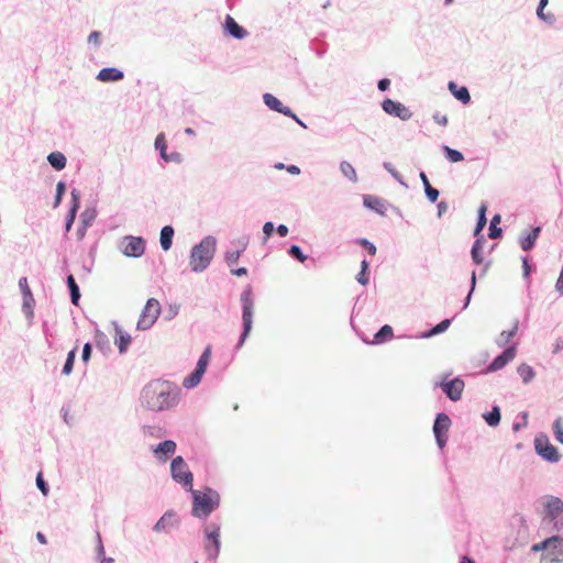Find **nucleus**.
I'll list each match as a JSON object with an SVG mask.
<instances>
[{
    "mask_svg": "<svg viewBox=\"0 0 563 563\" xmlns=\"http://www.w3.org/2000/svg\"><path fill=\"white\" fill-rule=\"evenodd\" d=\"M451 319H444L437 325H434L429 332L420 335V338H430L440 333H443L451 324Z\"/></svg>",
    "mask_w": 563,
    "mask_h": 563,
    "instance_id": "41",
    "label": "nucleus"
},
{
    "mask_svg": "<svg viewBox=\"0 0 563 563\" xmlns=\"http://www.w3.org/2000/svg\"><path fill=\"white\" fill-rule=\"evenodd\" d=\"M241 306H242V324L243 330L239 338L235 349L239 350L243 346L246 338L249 336L252 325H253V314H254V296L252 286L247 285L240 296Z\"/></svg>",
    "mask_w": 563,
    "mask_h": 563,
    "instance_id": "4",
    "label": "nucleus"
},
{
    "mask_svg": "<svg viewBox=\"0 0 563 563\" xmlns=\"http://www.w3.org/2000/svg\"><path fill=\"white\" fill-rule=\"evenodd\" d=\"M96 217H97L96 209L87 208L79 216L80 223L90 227L93 223Z\"/></svg>",
    "mask_w": 563,
    "mask_h": 563,
    "instance_id": "50",
    "label": "nucleus"
},
{
    "mask_svg": "<svg viewBox=\"0 0 563 563\" xmlns=\"http://www.w3.org/2000/svg\"><path fill=\"white\" fill-rule=\"evenodd\" d=\"M161 313V305H159V301L155 298H150L147 301H146V305L145 307L143 308L142 310V313L141 314H145V316H155V317H158Z\"/></svg>",
    "mask_w": 563,
    "mask_h": 563,
    "instance_id": "36",
    "label": "nucleus"
},
{
    "mask_svg": "<svg viewBox=\"0 0 563 563\" xmlns=\"http://www.w3.org/2000/svg\"><path fill=\"white\" fill-rule=\"evenodd\" d=\"M521 261H522L523 277H525V279L529 280L530 272H531V266L529 264V260L527 256H522Z\"/></svg>",
    "mask_w": 563,
    "mask_h": 563,
    "instance_id": "60",
    "label": "nucleus"
},
{
    "mask_svg": "<svg viewBox=\"0 0 563 563\" xmlns=\"http://www.w3.org/2000/svg\"><path fill=\"white\" fill-rule=\"evenodd\" d=\"M170 474L176 483L181 484L187 490L191 489L194 476L181 456L172 460Z\"/></svg>",
    "mask_w": 563,
    "mask_h": 563,
    "instance_id": "6",
    "label": "nucleus"
},
{
    "mask_svg": "<svg viewBox=\"0 0 563 563\" xmlns=\"http://www.w3.org/2000/svg\"><path fill=\"white\" fill-rule=\"evenodd\" d=\"M188 490L192 495L191 515L196 518L206 519L220 506V495L211 487H206L203 493L194 487Z\"/></svg>",
    "mask_w": 563,
    "mask_h": 563,
    "instance_id": "2",
    "label": "nucleus"
},
{
    "mask_svg": "<svg viewBox=\"0 0 563 563\" xmlns=\"http://www.w3.org/2000/svg\"><path fill=\"white\" fill-rule=\"evenodd\" d=\"M340 170L351 181H353V183L357 181V175H356L355 168L352 166L351 163H349L346 161H342L340 163Z\"/></svg>",
    "mask_w": 563,
    "mask_h": 563,
    "instance_id": "42",
    "label": "nucleus"
},
{
    "mask_svg": "<svg viewBox=\"0 0 563 563\" xmlns=\"http://www.w3.org/2000/svg\"><path fill=\"white\" fill-rule=\"evenodd\" d=\"M70 197H71L70 208H69V210L67 212V216H66V219H65V231H66V233L70 231L71 225H73V223L75 221L77 211H78V209L80 207L81 194H80V191L77 188H73L71 191H70Z\"/></svg>",
    "mask_w": 563,
    "mask_h": 563,
    "instance_id": "14",
    "label": "nucleus"
},
{
    "mask_svg": "<svg viewBox=\"0 0 563 563\" xmlns=\"http://www.w3.org/2000/svg\"><path fill=\"white\" fill-rule=\"evenodd\" d=\"M96 543H97L96 544L97 556H102L103 554H106L103 542H102L101 534L99 531H96Z\"/></svg>",
    "mask_w": 563,
    "mask_h": 563,
    "instance_id": "58",
    "label": "nucleus"
},
{
    "mask_svg": "<svg viewBox=\"0 0 563 563\" xmlns=\"http://www.w3.org/2000/svg\"><path fill=\"white\" fill-rule=\"evenodd\" d=\"M555 289L560 294V296H563V266L560 272L559 278L555 283Z\"/></svg>",
    "mask_w": 563,
    "mask_h": 563,
    "instance_id": "63",
    "label": "nucleus"
},
{
    "mask_svg": "<svg viewBox=\"0 0 563 563\" xmlns=\"http://www.w3.org/2000/svg\"><path fill=\"white\" fill-rule=\"evenodd\" d=\"M65 190H66V184L65 181L60 180L57 183L56 185V194H55V199H54V207L56 208L57 206H59L60 201H62V198L65 194Z\"/></svg>",
    "mask_w": 563,
    "mask_h": 563,
    "instance_id": "54",
    "label": "nucleus"
},
{
    "mask_svg": "<svg viewBox=\"0 0 563 563\" xmlns=\"http://www.w3.org/2000/svg\"><path fill=\"white\" fill-rule=\"evenodd\" d=\"M383 167L396 179L401 186L407 187V184L404 181L402 176L396 170L389 162H384Z\"/></svg>",
    "mask_w": 563,
    "mask_h": 563,
    "instance_id": "52",
    "label": "nucleus"
},
{
    "mask_svg": "<svg viewBox=\"0 0 563 563\" xmlns=\"http://www.w3.org/2000/svg\"><path fill=\"white\" fill-rule=\"evenodd\" d=\"M263 101H264V104L269 108L271 110L275 111V112H278V113H290V108L289 107H286L284 106L280 100L278 98H276L274 95L272 93H264L263 95Z\"/></svg>",
    "mask_w": 563,
    "mask_h": 563,
    "instance_id": "22",
    "label": "nucleus"
},
{
    "mask_svg": "<svg viewBox=\"0 0 563 563\" xmlns=\"http://www.w3.org/2000/svg\"><path fill=\"white\" fill-rule=\"evenodd\" d=\"M100 36H101V33L99 31H92L88 36V43L99 46L100 45Z\"/></svg>",
    "mask_w": 563,
    "mask_h": 563,
    "instance_id": "61",
    "label": "nucleus"
},
{
    "mask_svg": "<svg viewBox=\"0 0 563 563\" xmlns=\"http://www.w3.org/2000/svg\"><path fill=\"white\" fill-rule=\"evenodd\" d=\"M500 221V216L496 214L492 220L488 229V236L490 239H499L503 235L501 228L497 227V223Z\"/></svg>",
    "mask_w": 563,
    "mask_h": 563,
    "instance_id": "43",
    "label": "nucleus"
},
{
    "mask_svg": "<svg viewBox=\"0 0 563 563\" xmlns=\"http://www.w3.org/2000/svg\"><path fill=\"white\" fill-rule=\"evenodd\" d=\"M246 246H247V243L244 242V243H242L241 249L235 250V251L225 252L224 258H225L227 264L229 266H231L232 264L236 263L239 261L241 254L245 251Z\"/></svg>",
    "mask_w": 563,
    "mask_h": 563,
    "instance_id": "44",
    "label": "nucleus"
},
{
    "mask_svg": "<svg viewBox=\"0 0 563 563\" xmlns=\"http://www.w3.org/2000/svg\"><path fill=\"white\" fill-rule=\"evenodd\" d=\"M92 346L89 342L84 344L81 360L84 363H88L91 356Z\"/></svg>",
    "mask_w": 563,
    "mask_h": 563,
    "instance_id": "59",
    "label": "nucleus"
},
{
    "mask_svg": "<svg viewBox=\"0 0 563 563\" xmlns=\"http://www.w3.org/2000/svg\"><path fill=\"white\" fill-rule=\"evenodd\" d=\"M47 161L51 166L56 170H62L65 168L67 159L66 156L60 152H52L47 156Z\"/></svg>",
    "mask_w": 563,
    "mask_h": 563,
    "instance_id": "31",
    "label": "nucleus"
},
{
    "mask_svg": "<svg viewBox=\"0 0 563 563\" xmlns=\"http://www.w3.org/2000/svg\"><path fill=\"white\" fill-rule=\"evenodd\" d=\"M516 356V344L506 347L493 362L487 366L486 372H497L504 368Z\"/></svg>",
    "mask_w": 563,
    "mask_h": 563,
    "instance_id": "12",
    "label": "nucleus"
},
{
    "mask_svg": "<svg viewBox=\"0 0 563 563\" xmlns=\"http://www.w3.org/2000/svg\"><path fill=\"white\" fill-rule=\"evenodd\" d=\"M541 230H542L541 225H537V227L532 228L530 231L523 232L519 236L520 247L526 252L532 250L536 245L537 239L539 238V235L541 233Z\"/></svg>",
    "mask_w": 563,
    "mask_h": 563,
    "instance_id": "18",
    "label": "nucleus"
},
{
    "mask_svg": "<svg viewBox=\"0 0 563 563\" xmlns=\"http://www.w3.org/2000/svg\"><path fill=\"white\" fill-rule=\"evenodd\" d=\"M541 563H563V538L560 537L558 543H554L549 554L542 556Z\"/></svg>",
    "mask_w": 563,
    "mask_h": 563,
    "instance_id": "21",
    "label": "nucleus"
},
{
    "mask_svg": "<svg viewBox=\"0 0 563 563\" xmlns=\"http://www.w3.org/2000/svg\"><path fill=\"white\" fill-rule=\"evenodd\" d=\"M146 241L142 236L126 235L120 242L121 252L128 257L139 258L143 256Z\"/></svg>",
    "mask_w": 563,
    "mask_h": 563,
    "instance_id": "7",
    "label": "nucleus"
},
{
    "mask_svg": "<svg viewBox=\"0 0 563 563\" xmlns=\"http://www.w3.org/2000/svg\"><path fill=\"white\" fill-rule=\"evenodd\" d=\"M517 372L525 384H529L536 376L534 369L526 363L520 364Z\"/></svg>",
    "mask_w": 563,
    "mask_h": 563,
    "instance_id": "38",
    "label": "nucleus"
},
{
    "mask_svg": "<svg viewBox=\"0 0 563 563\" xmlns=\"http://www.w3.org/2000/svg\"><path fill=\"white\" fill-rule=\"evenodd\" d=\"M534 449L538 455L550 463H556L560 461V454L558 449L551 444L547 437L534 439Z\"/></svg>",
    "mask_w": 563,
    "mask_h": 563,
    "instance_id": "9",
    "label": "nucleus"
},
{
    "mask_svg": "<svg viewBox=\"0 0 563 563\" xmlns=\"http://www.w3.org/2000/svg\"><path fill=\"white\" fill-rule=\"evenodd\" d=\"M394 336L393 328L388 324L383 325L374 335L373 344H380L391 340Z\"/></svg>",
    "mask_w": 563,
    "mask_h": 563,
    "instance_id": "30",
    "label": "nucleus"
},
{
    "mask_svg": "<svg viewBox=\"0 0 563 563\" xmlns=\"http://www.w3.org/2000/svg\"><path fill=\"white\" fill-rule=\"evenodd\" d=\"M452 424L451 418L445 412H439L433 423V433L439 449H443L448 442V432Z\"/></svg>",
    "mask_w": 563,
    "mask_h": 563,
    "instance_id": "8",
    "label": "nucleus"
},
{
    "mask_svg": "<svg viewBox=\"0 0 563 563\" xmlns=\"http://www.w3.org/2000/svg\"><path fill=\"white\" fill-rule=\"evenodd\" d=\"M545 518L550 521L556 519L563 512V500L555 496H549L544 504Z\"/></svg>",
    "mask_w": 563,
    "mask_h": 563,
    "instance_id": "16",
    "label": "nucleus"
},
{
    "mask_svg": "<svg viewBox=\"0 0 563 563\" xmlns=\"http://www.w3.org/2000/svg\"><path fill=\"white\" fill-rule=\"evenodd\" d=\"M22 299H23L22 310H23L24 314L26 316V318L32 320L34 317L33 308L35 305V300H34L32 291H27L26 295H23Z\"/></svg>",
    "mask_w": 563,
    "mask_h": 563,
    "instance_id": "34",
    "label": "nucleus"
},
{
    "mask_svg": "<svg viewBox=\"0 0 563 563\" xmlns=\"http://www.w3.org/2000/svg\"><path fill=\"white\" fill-rule=\"evenodd\" d=\"M181 395L180 387L166 379H152L142 389V407L153 412H163L176 408Z\"/></svg>",
    "mask_w": 563,
    "mask_h": 563,
    "instance_id": "1",
    "label": "nucleus"
},
{
    "mask_svg": "<svg viewBox=\"0 0 563 563\" xmlns=\"http://www.w3.org/2000/svg\"><path fill=\"white\" fill-rule=\"evenodd\" d=\"M202 376H203L202 373L194 369V372L184 379L183 386L186 389L195 388L201 382Z\"/></svg>",
    "mask_w": 563,
    "mask_h": 563,
    "instance_id": "40",
    "label": "nucleus"
},
{
    "mask_svg": "<svg viewBox=\"0 0 563 563\" xmlns=\"http://www.w3.org/2000/svg\"><path fill=\"white\" fill-rule=\"evenodd\" d=\"M217 240L212 235L205 236L190 252V267L195 273H201L210 265L216 253Z\"/></svg>",
    "mask_w": 563,
    "mask_h": 563,
    "instance_id": "3",
    "label": "nucleus"
},
{
    "mask_svg": "<svg viewBox=\"0 0 563 563\" xmlns=\"http://www.w3.org/2000/svg\"><path fill=\"white\" fill-rule=\"evenodd\" d=\"M551 522H553V526L558 531L563 532V512L556 519L551 520Z\"/></svg>",
    "mask_w": 563,
    "mask_h": 563,
    "instance_id": "64",
    "label": "nucleus"
},
{
    "mask_svg": "<svg viewBox=\"0 0 563 563\" xmlns=\"http://www.w3.org/2000/svg\"><path fill=\"white\" fill-rule=\"evenodd\" d=\"M442 151L445 155V158L451 163H457L464 159L463 153L459 150L451 148L448 145H442Z\"/></svg>",
    "mask_w": 563,
    "mask_h": 563,
    "instance_id": "39",
    "label": "nucleus"
},
{
    "mask_svg": "<svg viewBox=\"0 0 563 563\" xmlns=\"http://www.w3.org/2000/svg\"><path fill=\"white\" fill-rule=\"evenodd\" d=\"M382 108L387 114L399 118L402 121H408L412 118L411 110L399 101L387 98L382 102Z\"/></svg>",
    "mask_w": 563,
    "mask_h": 563,
    "instance_id": "10",
    "label": "nucleus"
},
{
    "mask_svg": "<svg viewBox=\"0 0 563 563\" xmlns=\"http://www.w3.org/2000/svg\"><path fill=\"white\" fill-rule=\"evenodd\" d=\"M220 523L210 522L203 528V549L209 561H216L220 554Z\"/></svg>",
    "mask_w": 563,
    "mask_h": 563,
    "instance_id": "5",
    "label": "nucleus"
},
{
    "mask_svg": "<svg viewBox=\"0 0 563 563\" xmlns=\"http://www.w3.org/2000/svg\"><path fill=\"white\" fill-rule=\"evenodd\" d=\"M123 78L124 73L117 67H104L96 76V79L102 82L119 81Z\"/></svg>",
    "mask_w": 563,
    "mask_h": 563,
    "instance_id": "20",
    "label": "nucleus"
},
{
    "mask_svg": "<svg viewBox=\"0 0 563 563\" xmlns=\"http://www.w3.org/2000/svg\"><path fill=\"white\" fill-rule=\"evenodd\" d=\"M154 146L157 151H159V156L162 159L167 161V144L165 140V135L163 133L158 134L155 139Z\"/></svg>",
    "mask_w": 563,
    "mask_h": 563,
    "instance_id": "47",
    "label": "nucleus"
},
{
    "mask_svg": "<svg viewBox=\"0 0 563 563\" xmlns=\"http://www.w3.org/2000/svg\"><path fill=\"white\" fill-rule=\"evenodd\" d=\"M36 486L44 496L48 495L49 487H48V484L44 481L41 472L37 473V475H36Z\"/></svg>",
    "mask_w": 563,
    "mask_h": 563,
    "instance_id": "57",
    "label": "nucleus"
},
{
    "mask_svg": "<svg viewBox=\"0 0 563 563\" xmlns=\"http://www.w3.org/2000/svg\"><path fill=\"white\" fill-rule=\"evenodd\" d=\"M475 241L473 243L472 250H471V256L475 265H481L484 261L483 257V243H484V235L475 236Z\"/></svg>",
    "mask_w": 563,
    "mask_h": 563,
    "instance_id": "25",
    "label": "nucleus"
},
{
    "mask_svg": "<svg viewBox=\"0 0 563 563\" xmlns=\"http://www.w3.org/2000/svg\"><path fill=\"white\" fill-rule=\"evenodd\" d=\"M553 433L555 440L563 444V421L561 417L556 418L553 422Z\"/></svg>",
    "mask_w": 563,
    "mask_h": 563,
    "instance_id": "51",
    "label": "nucleus"
},
{
    "mask_svg": "<svg viewBox=\"0 0 563 563\" xmlns=\"http://www.w3.org/2000/svg\"><path fill=\"white\" fill-rule=\"evenodd\" d=\"M354 242H355V244L363 246L369 255L376 254L377 249H376L375 244L373 242H371L369 240H367L365 238H358Z\"/></svg>",
    "mask_w": 563,
    "mask_h": 563,
    "instance_id": "53",
    "label": "nucleus"
},
{
    "mask_svg": "<svg viewBox=\"0 0 563 563\" xmlns=\"http://www.w3.org/2000/svg\"><path fill=\"white\" fill-rule=\"evenodd\" d=\"M363 205L367 209H371V210L377 212L378 214L383 216L386 212V208H385L382 199L378 198V197L371 196V195H365L363 197Z\"/></svg>",
    "mask_w": 563,
    "mask_h": 563,
    "instance_id": "24",
    "label": "nucleus"
},
{
    "mask_svg": "<svg viewBox=\"0 0 563 563\" xmlns=\"http://www.w3.org/2000/svg\"><path fill=\"white\" fill-rule=\"evenodd\" d=\"M211 353H212V349H211V345H207L203 350V352L201 353L198 362H197V365H196V371L205 374L206 371H207V367H208V364L210 362V358H211Z\"/></svg>",
    "mask_w": 563,
    "mask_h": 563,
    "instance_id": "35",
    "label": "nucleus"
},
{
    "mask_svg": "<svg viewBox=\"0 0 563 563\" xmlns=\"http://www.w3.org/2000/svg\"><path fill=\"white\" fill-rule=\"evenodd\" d=\"M95 344L103 354L111 351L110 340L104 332L99 329L95 331Z\"/></svg>",
    "mask_w": 563,
    "mask_h": 563,
    "instance_id": "28",
    "label": "nucleus"
},
{
    "mask_svg": "<svg viewBox=\"0 0 563 563\" xmlns=\"http://www.w3.org/2000/svg\"><path fill=\"white\" fill-rule=\"evenodd\" d=\"M486 209H487L486 203H482L479 209H478V216H477L476 227H475V230H474V236L482 235L481 232L483 231V229L486 225V222H487Z\"/></svg>",
    "mask_w": 563,
    "mask_h": 563,
    "instance_id": "37",
    "label": "nucleus"
},
{
    "mask_svg": "<svg viewBox=\"0 0 563 563\" xmlns=\"http://www.w3.org/2000/svg\"><path fill=\"white\" fill-rule=\"evenodd\" d=\"M448 88L450 92L463 104H467L471 101V95L466 87H459L454 81H450Z\"/></svg>",
    "mask_w": 563,
    "mask_h": 563,
    "instance_id": "23",
    "label": "nucleus"
},
{
    "mask_svg": "<svg viewBox=\"0 0 563 563\" xmlns=\"http://www.w3.org/2000/svg\"><path fill=\"white\" fill-rule=\"evenodd\" d=\"M440 386L450 400L457 401L462 397L464 380L456 377L452 380L441 383Z\"/></svg>",
    "mask_w": 563,
    "mask_h": 563,
    "instance_id": "13",
    "label": "nucleus"
},
{
    "mask_svg": "<svg viewBox=\"0 0 563 563\" xmlns=\"http://www.w3.org/2000/svg\"><path fill=\"white\" fill-rule=\"evenodd\" d=\"M66 284L69 290L70 301L73 305L77 306L80 300V289L71 274L66 277Z\"/></svg>",
    "mask_w": 563,
    "mask_h": 563,
    "instance_id": "27",
    "label": "nucleus"
},
{
    "mask_svg": "<svg viewBox=\"0 0 563 563\" xmlns=\"http://www.w3.org/2000/svg\"><path fill=\"white\" fill-rule=\"evenodd\" d=\"M174 228L172 225H165L161 230V238L159 243L161 247L164 251H168L172 247L173 244V238H174Z\"/></svg>",
    "mask_w": 563,
    "mask_h": 563,
    "instance_id": "26",
    "label": "nucleus"
},
{
    "mask_svg": "<svg viewBox=\"0 0 563 563\" xmlns=\"http://www.w3.org/2000/svg\"><path fill=\"white\" fill-rule=\"evenodd\" d=\"M424 194H426L427 199L432 203H434L438 200L439 195H440L439 190L433 188L430 185V183H427V187H424Z\"/></svg>",
    "mask_w": 563,
    "mask_h": 563,
    "instance_id": "55",
    "label": "nucleus"
},
{
    "mask_svg": "<svg viewBox=\"0 0 563 563\" xmlns=\"http://www.w3.org/2000/svg\"><path fill=\"white\" fill-rule=\"evenodd\" d=\"M432 118H433L434 122H437L439 125H442V126H446L448 125L449 120H448V117L445 114H441L439 112H435Z\"/></svg>",
    "mask_w": 563,
    "mask_h": 563,
    "instance_id": "62",
    "label": "nucleus"
},
{
    "mask_svg": "<svg viewBox=\"0 0 563 563\" xmlns=\"http://www.w3.org/2000/svg\"><path fill=\"white\" fill-rule=\"evenodd\" d=\"M559 539H560V536L550 537L539 543L533 544L531 547V551H533V552L545 551L544 554H549L553 544L558 543Z\"/></svg>",
    "mask_w": 563,
    "mask_h": 563,
    "instance_id": "33",
    "label": "nucleus"
},
{
    "mask_svg": "<svg viewBox=\"0 0 563 563\" xmlns=\"http://www.w3.org/2000/svg\"><path fill=\"white\" fill-rule=\"evenodd\" d=\"M157 318L158 317H155V316L153 317V316L141 314L137 320L136 328L142 331L148 330L156 322Z\"/></svg>",
    "mask_w": 563,
    "mask_h": 563,
    "instance_id": "45",
    "label": "nucleus"
},
{
    "mask_svg": "<svg viewBox=\"0 0 563 563\" xmlns=\"http://www.w3.org/2000/svg\"><path fill=\"white\" fill-rule=\"evenodd\" d=\"M475 286H476V273L475 271L472 272L471 274V288H470V291L464 300V305L462 307V309H466L471 302V298H472V294L475 289Z\"/></svg>",
    "mask_w": 563,
    "mask_h": 563,
    "instance_id": "56",
    "label": "nucleus"
},
{
    "mask_svg": "<svg viewBox=\"0 0 563 563\" xmlns=\"http://www.w3.org/2000/svg\"><path fill=\"white\" fill-rule=\"evenodd\" d=\"M142 432L144 435L152 437V438H161L165 433L163 428H161L158 426H150V424L142 426Z\"/></svg>",
    "mask_w": 563,
    "mask_h": 563,
    "instance_id": "49",
    "label": "nucleus"
},
{
    "mask_svg": "<svg viewBox=\"0 0 563 563\" xmlns=\"http://www.w3.org/2000/svg\"><path fill=\"white\" fill-rule=\"evenodd\" d=\"M176 448L177 445L174 440H165L163 442H159L153 449V453L158 461L166 462L169 459V455L175 453Z\"/></svg>",
    "mask_w": 563,
    "mask_h": 563,
    "instance_id": "17",
    "label": "nucleus"
},
{
    "mask_svg": "<svg viewBox=\"0 0 563 563\" xmlns=\"http://www.w3.org/2000/svg\"><path fill=\"white\" fill-rule=\"evenodd\" d=\"M518 328H519V321L516 320L510 330L501 331L499 336L496 339V344L499 347L506 346L511 341V339L516 335Z\"/></svg>",
    "mask_w": 563,
    "mask_h": 563,
    "instance_id": "29",
    "label": "nucleus"
},
{
    "mask_svg": "<svg viewBox=\"0 0 563 563\" xmlns=\"http://www.w3.org/2000/svg\"><path fill=\"white\" fill-rule=\"evenodd\" d=\"M224 34L235 40H243L249 35L246 29L241 26L231 15H227L224 19Z\"/></svg>",
    "mask_w": 563,
    "mask_h": 563,
    "instance_id": "15",
    "label": "nucleus"
},
{
    "mask_svg": "<svg viewBox=\"0 0 563 563\" xmlns=\"http://www.w3.org/2000/svg\"><path fill=\"white\" fill-rule=\"evenodd\" d=\"M180 520L177 514L173 510L166 511L153 526L155 532L168 533L172 529L179 527Z\"/></svg>",
    "mask_w": 563,
    "mask_h": 563,
    "instance_id": "11",
    "label": "nucleus"
},
{
    "mask_svg": "<svg viewBox=\"0 0 563 563\" xmlns=\"http://www.w3.org/2000/svg\"><path fill=\"white\" fill-rule=\"evenodd\" d=\"M113 324L115 330L114 344L118 346L119 353L124 354L129 349L132 338L117 322H113Z\"/></svg>",
    "mask_w": 563,
    "mask_h": 563,
    "instance_id": "19",
    "label": "nucleus"
},
{
    "mask_svg": "<svg viewBox=\"0 0 563 563\" xmlns=\"http://www.w3.org/2000/svg\"><path fill=\"white\" fill-rule=\"evenodd\" d=\"M287 253L300 263H305L308 260V255L303 254L302 249L297 244L290 245Z\"/></svg>",
    "mask_w": 563,
    "mask_h": 563,
    "instance_id": "48",
    "label": "nucleus"
},
{
    "mask_svg": "<svg viewBox=\"0 0 563 563\" xmlns=\"http://www.w3.org/2000/svg\"><path fill=\"white\" fill-rule=\"evenodd\" d=\"M483 418L489 427H497L501 419L499 406H493L489 412L483 415Z\"/></svg>",
    "mask_w": 563,
    "mask_h": 563,
    "instance_id": "32",
    "label": "nucleus"
},
{
    "mask_svg": "<svg viewBox=\"0 0 563 563\" xmlns=\"http://www.w3.org/2000/svg\"><path fill=\"white\" fill-rule=\"evenodd\" d=\"M76 352H77V347H74L73 350H70L68 352L65 364L62 369L63 375L67 376L73 372V367H74V363H75V358H76Z\"/></svg>",
    "mask_w": 563,
    "mask_h": 563,
    "instance_id": "46",
    "label": "nucleus"
}]
</instances>
